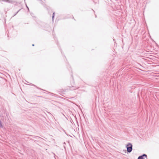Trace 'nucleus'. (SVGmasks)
Masks as SVG:
<instances>
[{
	"instance_id": "39448f33",
	"label": "nucleus",
	"mask_w": 159,
	"mask_h": 159,
	"mask_svg": "<svg viewBox=\"0 0 159 159\" xmlns=\"http://www.w3.org/2000/svg\"><path fill=\"white\" fill-rule=\"evenodd\" d=\"M20 10H19L18 11H17L16 12V13L14 14V15L13 16H15V15H16L18 13V12L20 11Z\"/></svg>"
},
{
	"instance_id": "20e7f679",
	"label": "nucleus",
	"mask_w": 159,
	"mask_h": 159,
	"mask_svg": "<svg viewBox=\"0 0 159 159\" xmlns=\"http://www.w3.org/2000/svg\"><path fill=\"white\" fill-rule=\"evenodd\" d=\"M43 1H44V0H42V1H40L41 4L43 5L45 4L44 2Z\"/></svg>"
},
{
	"instance_id": "f257e3e1",
	"label": "nucleus",
	"mask_w": 159,
	"mask_h": 159,
	"mask_svg": "<svg viewBox=\"0 0 159 159\" xmlns=\"http://www.w3.org/2000/svg\"><path fill=\"white\" fill-rule=\"evenodd\" d=\"M132 145L131 143H128L126 145V148H127V151L128 152L130 153L132 150Z\"/></svg>"
},
{
	"instance_id": "1a4fd4ad",
	"label": "nucleus",
	"mask_w": 159,
	"mask_h": 159,
	"mask_svg": "<svg viewBox=\"0 0 159 159\" xmlns=\"http://www.w3.org/2000/svg\"><path fill=\"white\" fill-rule=\"evenodd\" d=\"M95 16H96V17H97V16H96V15H95Z\"/></svg>"
},
{
	"instance_id": "0eeeda50",
	"label": "nucleus",
	"mask_w": 159,
	"mask_h": 159,
	"mask_svg": "<svg viewBox=\"0 0 159 159\" xmlns=\"http://www.w3.org/2000/svg\"><path fill=\"white\" fill-rule=\"evenodd\" d=\"M26 7L28 8V10H29V8L27 6H26Z\"/></svg>"
},
{
	"instance_id": "423d86ee",
	"label": "nucleus",
	"mask_w": 159,
	"mask_h": 159,
	"mask_svg": "<svg viewBox=\"0 0 159 159\" xmlns=\"http://www.w3.org/2000/svg\"><path fill=\"white\" fill-rule=\"evenodd\" d=\"M55 16V12H53L52 14V20H53V18Z\"/></svg>"
},
{
	"instance_id": "6e6552de",
	"label": "nucleus",
	"mask_w": 159,
	"mask_h": 159,
	"mask_svg": "<svg viewBox=\"0 0 159 159\" xmlns=\"http://www.w3.org/2000/svg\"><path fill=\"white\" fill-rule=\"evenodd\" d=\"M32 45L33 46H34V44H33Z\"/></svg>"
},
{
	"instance_id": "f03ea898",
	"label": "nucleus",
	"mask_w": 159,
	"mask_h": 159,
	"mask_svg": "<svg viewBox=\"0 0 159 159\" xmlns=\"http://www.w3.org/2000/svg\"><path fill=\"white\" fill-rule=\"evenodd\" d=\"M144 157H147V155L146 154H143L142 155L139 156L138 158V159H144Z\"/></svg>"
},
{
	"instance_id": "7ed1b4c3",
	"label": "nucleus",
	"mask_w": 159,
	"mask_h": 159,
	"mask_svg": "<svg viewBox=\"0 0 159 159\" xmlns=\"http://www.w3.org/2000/svg\"><path fill=\"white\" fill-rule=\"evenodd\" d=\"M5 1L7 2H12V1H10V0H5Z\"/></svg>"
}]
</instances>
